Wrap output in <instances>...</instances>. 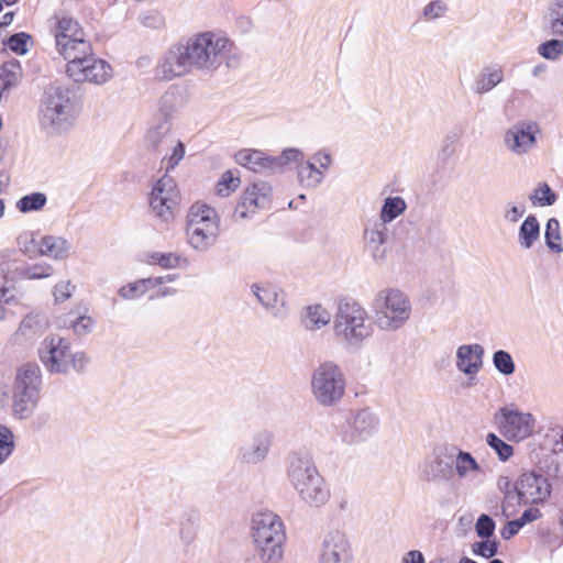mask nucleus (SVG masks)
I'll return each mask as SVG.
<instances>
[{"label":"nucleus","mask_w":563,"mask_h":563,"mask_svg":"<svg viewBox=\"0 0 563 563\" xmlns=\"http://www.w3.org/2000/svg\"><path fill=\"white\" fill-rule=\"evenodd\" d=\"M151 264H155L165 269H173L180 267L183 263H187V260L176 253H162L154 252L150 255Z\"/></svg>","instance_id":"37998d69"},{"label":"nucleus","mask_w":563,"mask_h":563,"mask_svg":"<svg viewBox=\"0 0 563 563\" xmlns=\"http://www.w3.org/2000/svg\"><path fill=\"white\" fill-rule=\"evenodd\" d=\"M49 32L55 41V49L65 60L77 53H85L90 44L78 20L59 11L48 19Z\"/></svg>","instance_id":"9d476101"},{"label":"nucleus","mask_w":563,"mask_h":563,"mask_svg":"<svg viewBox=\"0 0 563 563\" xmlns=\"http://www.w3.org/2000/svg\"><path fill=\"white\" fill-rule=\"evenodd\" d=\"M373 311L379 329L396 331L408 322L412 308L409 297L402 290L389 287L376 294Z\"/></svg>","instance_id":"1a4fd4ad"},{"label":"nucleus","mask_w":563,"mask_h":563,"mask_svg":"<svg viewBox=\"0 0 563 563\" xmlns=\"http://www.w3.org/2000/svg\"><path fill=\"white\" fill-rule=\"evenodd\" d=\"M522 504V501L518 498V493L516 490H508L505 494L504 500L501 503V514L505 518H510L517 512V506Z\"/></svg>","instance_id":"6e6d98bb"},{"label":"nucleus","mask_w":563,"mask_h":563,"mask_svg":"<svg viewBox=\"0 0 563 563\" xmlns=\"http://www.w3.org/2000/svg\"><path fill=\"white\" fill-rule=\"evenodd\" d=\"M48 320L42 313H29L20 322L18 330L12 334L13 344L32 345L47 329Z\"/></svg>","instance_id":"393cba45"},{"label":"nucleus","mask_w":563,"mask_h":563,"mask_svg":"<svg viewBox=\"0 0 563 563\" xmlns=\"http://www.w3.org/2000/svg\"><path fill=\"white\" fill-rule=\"evenodd\" d=\"M540 517H541L540 509L536 508V507H530V508L526 509L517 520L520 522V525L523 528L527 523L533 522V521L538 520Z\"/></svg>","instance_id":"69168bd1"},{"label":"nucleus","mask_w":563,"mask_h":563,"mask_svg":"<svg viewBox=\"0 0 563 563\" xmlns=\"http://www.w3.org/2000/svg\"><path fill=\"white\" fill-rule=\"evenodd\" d=\"M74 288L75 287L70 284L69 280L58 283L54 289L55 301L63 302L69 299L71 297Z\"/></svg>","instance_id":"052dcab7"},{"label":"nucleus","mask_w":563,"mask_h":563,"mask_svg":"<svg viewBox=\"0 0 563 563\" xmlns=\"http://www.w3.org/2000/svg\"><path fill=\"white\" fill-rule=\"evenodd\" d=\"M46 203V195L44 192L35 191L21 197L15 202V208L21 213H31L43 210Z\"/></svg>","instance_id":"4c0bfd02"},{"label":"nucleus","mask_w":563,"mask_h":563,"mask_svg":"<svg viewBox=\"0 0 563 563\" xmlns=\"http://www.w3.org/2000/svg\"><path fill=\"white\" fill-rule=\"evenodd\" d=\"M448 11V4L443 0H433L423 8V16L427 20H435Z\"/></svg>","instance_id":"4d7b16f0"},{"label":"nucleus","mask_w":563,"mask_h":563,"mask_svg":"<svg viewBox=\"0 0 563 563\" xmlns=\"http://www.w3.org/2000/svg\"><path fill=\"white\" fill-rule=\"evenodd\" d=\"M146 147L159 154L165 153L163 164H166V173L177 166L185 155V145L174 139L167 122H163L147 132Z\"/></svg>","instance_id":"ddd939ff"},{"label":"nucleus","mask_w":563,"mask_h":563,"mask_svg":"<svg viewBox=\"0 0 563 563\" xmlns=\"http://www.w3.org/2000/svg\"><path fill=\"white\" fill-rule=\"evenodd\" d=\"M303 152L296 147L285 148L278 156H268L258 150H241L235 155L239 165L263 174L279 173L291 162H301Z\"/></svg>","instance_id":"f8f14e48"},{"label":"nucleus","mask_w":563,"mask_h":563,"mask_svg":"<svg viewBox=\"0 0 563 563\" xmlns=\"http://www.w3.org/2000/svg\"><path fill=\"white\" fill-rule=\"evenodd\" d=\"M295 492L301 501L317 508L325 505L331 497L330 488L321 474L301 485Z\"/></svg>","instance_id":"bb28decb"},{"label":"nucleus","mask_w":563,"mask_h":563,"mask_svg":"<svg viewBox=\"0 0 563 563\" xmlns=\"http://www.w3.org/2000/svg\"><path fill=\"white\" fill-rule=\"evenodd\" d=\"M251 291L271 317L278 320L288 317L287 296L280 286L272 283L253 284Z\"/></svg>","instance_id":"412c9836"},{"label":"nucleus","mask_w":563,"mask_h":563,"mask_svg":"<svg viewBox=\"0 0 563 563\" xmlns=\"http://www.w3.org/2000/svg\"><path fill=\"white\" fill-rule=\"evenodd\" d=\"M540 238V223L534 214H529L519 227L518 244L523 250L531 249Z\"/></svg>","instance_id":"f704fd0d"},{"label":"nucleus","mask_w":563,"mask_h":563,"mask_svg":"<svg viewBox=\"0 0 563 563\" xmlns=\"http://www.w3.org/2000/svg\"><path fill=\"white\" fill-rule=\"evenodd\" d=\"M331 321L330 312L321 305H312L306 308L301 323L309 331H317L329 324Z\"/></svg>","instance_id":"72a5a7b5"},{"label":"nucleus","mask_w":563,"mask_h":563,"mask_svg":"<svg viewBox=\"0 0 563 563\" xmlns=\"http://www.w3.org/2000/svg\"><path fill=\"white\" fill-rule=\"evenodd\" d=\"M15 449L14 434L11 429L0 423V465L3 464Z\"/></svg>","instance_id":"a18cd8bd"},{"label":"nucleus","mask_w":563,"mask_h":563,"mask_svg":"<svg viewBox=\"0 0 563 563\" xmlns=\"http://www.w3.org/2000/svg\"><path fill=\"white\" fill-rule=\"evenodd\" d=\"M379 429L378 417L368 409L351 412L346 426L339 433L344 444L353 445L366 441Z\"/></svg>","instance_id":"a211bd4d"},{"label":"nucleus","mask_w":563,"mask_h":563,"mask_svg":"<svg viewBox=\"0 0 563 563\" xmlns=\"http://www.w3.org/2000/svg\"><path fill=\"white\" fill-rule=\"evenodd\" d=\"M485 350L478 344H463L456 350V368L459 372L473 377L483 367V357Z\"/></svg>","instance_id":"a878e982"},{"label":"nucleus","mask_w":563,"mask_h":563,"mask_svg":"<svg viewBox=\"0 0 563 563\" xmlns=\"http://www.w3.org/2000/svg\"><path fill=\"white\" fill-rule=\"evenodd\" d=\"M406 209V201L401 197H387L383 203L378 221L387 225V223L401 216Z\"/></svg>","instance_id":"c9c22d12"},{"label":"nucleus","mask_w":563,"mask_h":563,"mask_svg":"<svg viewBox=\"0 0 563 563\" xmlns=\"http://www.w3.org/2000/svg\"><path fill=\"white\" fill-rule=\"evenodd\" d=\"M30 43H32V36L25 32L15 33L5 41V45L18 55L26 54Z\"/></svg>","instance_id":"8fccbe9b"},{"label":"nucleus","mask_w":563,"mask_h":563,"mask_svg":"<svg viewBox=\"0 0 563 563\" xmlns=\"http://www.w3.org/2000/svg\"><path fill=\"white\" fill-rule=\"evenodd\" d=\"M141 23L148 29H159L164 21L161 14L157 12H148L141 18Z\"/></svg>","instance_id":"e2e57ef3"},{"label":"nucleus","mask_w":563,"mask_h":563,"mask_svg":"<svg viewBox=\"0 0 563 563\" xmlns=\"http://www.w3.org/2000/svg\"><path fill=\"white\" fill-rule=\"evenodd\" d=\"M526 213L523 203L507 202L503 208V219L508 223L518 222Z\"/></svg>","instance_id":"603ef678"},{"label":"nucleus","mask_w":563,"mask_h":563,"mask_svg":"<svg viewBox=\"0 0 563 563\" xmlns=\"http://www.w3.org/2000/svg\"><path fill=\"white\" fill-rule=\"evenodd\" d=\"M220 234V218L214 208L196 202L187 214L186 236L188 244L198 252L213 247Z\"/></svg>","instance_id":"6e6552de"},{"label":"nucleus","mask_w":563,"mask_h":563,"mask_svg":"<svg viewBox=\"0 0 563 563\" xmlns=\"http://www.w3.org/2000/svg\"><path fill=\"white\" fill-rule=\"evenodd\" d=\"M250 536L261 563H282L287 543L283 519L271 510L255 512L251 518Z\"/></svg>","instance_id":"f03ea898"},{"label":"nucleus","mask_w":563,"mask_h":563,"mask_svg":"<svg viewBox=\"0 0 563 563\" xmlns=\"http://www.w3.org/2000/svg\"><path fill=\"white\" fill-rule=\"evenodd\" d=\"M240 175L238 170H227L223 173L216 185V192L220 197H228L240 186Z\"/></svg>","instance_id":"58836bf2"},{"label":"nucleus","mask_w":563,"mask_h":563,"mask_svg":"<svg viewBox=\"0 0 563 563\" xmlns=\"http://www.w3.org/2000/svg\"><path fill=\"white\" fill-rule=\"evenodd\" d=\"M85 53H77L66 62V74L75 82L102 85L112 78L111 65L96 56L91 43Z\"/></svg>","instance_id":"9b49d317"},{"label":"nucleus","mask_w":563,"mask_h":563,"mask_svg":"<svg viewBox=\"0 0 563 563\" xmlns=\"http://www.w3.org/2000/svg\"><path fill=\"white\" fill-rule=\"evenodd\" d=\"M352 544L340 529L325 531L320 540L317 563H353Z\"/></svg>","instance_id":"dca6fc26"},{"label":"nucleus","mask_w":563,"mask_h":563,"mask_svg":"<svg viewBox=\"0 0 563 563\" xmlns=\"http://www.w3.org/2000/svg\"><path fill=\"white\" fill-rule=\"evenodd\" d=\"M504 77V70L500 66H486L482 68L476 75L472 86V91L478 96L488 93L500 82H503Z\"/></svg>","instance_id":"c756f323"},{"label":"nucleus","mask_w":563,"mask_h":563,"mask_svg":"<svg viewBox=\"0 0 563 563\" xmlns=\"http://www.w3.org/2000/svg\"><path fill=\"white\" fill-rule=\"evenodd\" d=\"M401 563H424V556L420 551L411 550L402 556Z\"/></svg>","instance_id":"774afa93"},{"label":"nucleus","mask_w":563,"mask_h":563,"mask_svg":"<svg viewBox=\"0 0 563 563\" xmlns=\"http://www.w3.org/2000/svg\"><path fill=\"white\" fill-rule=\"evenodd\" d=\"M495 521L488 515H481L475 523L476 534L482 539H488L494 534Z\"/></svg>","instance_id":"5fc2aeb1"},{"label":"nucleus","mask_w":563,"mask_h":563,"mask_svg":"<svg viewBox=\"0 0 563 563\" xmlns=\"http://www.w3.org/2000/svg\"><path fill=\"white\" fill-rule=\"evenodd\" d=\"M333 335L346 349H360L374 332L367 310L356 300L339 301L333 317Z\"/></svg>","instance_id":"20e7f679"},{"label":"nucleus","mask_w":563,"mask_h":563,"mask_svg":"<svg viewBox=\"0 0 563 563\" xmlns=\"http://www.w3.org/2000/svg\"><path fill=\"white\" fill-rule=\"evenodd\" d=\"M178 534H179V540L184 545H186V547L191 545L195 542L196 537H197V526L195 525L194 520H191V519L181 520Z\"/></svg>","instance_id":"3c124183"},{"label":"nucleus","mask_w":563,"mask_h":563,"mask_svg":"<svg viewBox=\"0 0 563 563\" xmlns=\"http://www.w3.org/2000/svg\"><path fill=\"white\" fill-rule=\"evenodd\" d=\"M225 62L239 65L240 53L234 42L222 31H203L173 44L157 59L154 74L172 81L194 71H214Z\"/></svg>","instance_id":"f257e3e1"},{"label":"nucleus","mask_w":563,"mask_h":563,"mask_svg":"<svg viewBox=\"0 0 563 563\" xmlns=\"http://www.w3.org/2000/svg\"><path fill=\"white\" fill-rule=\"evenodd\" d=\"M179 201V190L173 177L165 174L153 186L150 207L153 213L164 222L174 219Z\"/></svg>","instance_id":"4468645a"},{"label":"nucleus","mask_w":563,"mask_h":563,"mask_svg":"<svg viewBox=\"0 0 563 563\" xmlns=\"http://www.w3.org/2000/svg\"><path fill=\"white\" fill-rule=\"evenodd\" d=\"M388 233L387 225L378 220L369 221L365 225L364 247L376 264H383L386 260Z\"/></svg>","instance_id":"b1692460"},{"label":"nucleus","mask_w":563,"mask_h":563,"mask_svg":"<svg viewBox=\"0 0 563 563\" xmlns=\"http://www.w3.org/2000/svg\"><path fill=\"white\" fill-rule=\"evenodd\" d=\"M515 490L522 504H541L550 497L551 485L542 475L529 472L519 477Z\"/></svg>","instance_id":"5701e85b"},{"label":"nucleus","mask_w":563,"mask_h":563,"mask_svg":"<svg viewBox=\"0 0 563 563\" xmlns=\"http://www.w3.org/2000/svg\"><path fill=\"white\" fill-rule=\"evenodd\" d=\"M37 355L51 374H67L70 369L82 373L89 363L86 353H73L69 341L58 334L47 335L42 341Z\"/></svg>","instance_id":"0eeeda50"},{"label":"nucleus","mask_w":563,"mask_h":563,"mask_svg":"<svg viewBox=\"0 0 563 563\" xmlns=\"http://www.w3.org/2000/svg\"><path fill=\"white\" fill-rule=\"evenodd\" d=\"M53 274V267L46 262H38L27 264L20 271V275L26 279H42L47 278Z\"/></svg>","instance_id":"49530a36"},{"label":"nucleus","mask_w":563,"mask_h":563,"mask_svg":"<svg viewBox=\"0 0 563 563\" xmlns=\"http://www.w3.org/2000/svg\"><path fill=\"white\" fill-rule=\"evenodd\" d=\"M495 420L501 434L507 440L517 442L529 438L536 424V419L530 412H523L512 407L500 408Z\"/></svg>","instance_id":"2eb2a0df"},{"label":"nucleus","mask_w":563,"mask_h":563,"mask_svg":"<svg viewBox=\"0 0 563 563\" xmlns=\"http://www.w3.org/2000/svg\"><path fill=\"white\" fill-rule=\"evenodd\" d=\"M22 78V67L19 60L11 59L0 67V82L10 91L15 88Z\"/></svg>","instance_id":"e433bc0d"},{"label":"nucleus","mask_w":563,"mask_h":563,"mask_svg":"<svg viewBox=\"0 0 563 563\" xmlns=\"http://www.w3.org/2000/svg\"><path fill=\"white\" fill-rule=\"evenodd\" d=\"M522 526L520 522L516 520L508 521L501 529H500V536L504 540H509L512 537H515Z\"/></svg>","instance_id":"0e129e2a"},{"label":"nucleus","mask_w":563,"mask_h":563,"mask_svg":"<svg viewBox=\"0 0 563 563\" xmlns=\"http://www.w3.org/2000/svg\"><path fill=\"white\" fill-rule=\"evenodd\" d=\"M37 234L33 231L22 232L18 239L16 244L19 250L30 258H34L40 255V240L36 239Z\"/></svg>","instance_id":"ea45409f"},{"label":"nucleus","mask_w":563,"mask_h":563,"mask_svg":"<svg viewBox=\"0 0 563 563\" xmlns=\"http://www.w3.org/2000/svg\"><path fill=\"white\" fill-rule=\"evenodd\" d=\"M486 443L503 462L508 461L514 455V448L495 433L486 435Z\"/></svg>","instance_id":"de8ad7c7"},{"label":"nucleus","mask_w":563,"mask_h":563,"mask_svg":"<svg viewBox=\"0 0 563 563\" xmlns=\"http://www.w3.org/2000/svg\"><path fill=\"white\" fill-rule=\"evenodd\" d=\"M454 471L460 479L472 481L483 473L475 457L466 451L457 450L453 460Z\"/></svg>","instance_id":"2f4dec72"},{"label":"nucleus","mask_w":563,"mask_h":563,"mask_svg":"<svg viewBox=\"0 0 563 563\" xmlns=\"http://www.w3.org/2000/svg\"><path fill=\"white\" fill-rule=\"evenodd\" d=\"M145 294L140 279L129 283L119 289V296L125 300L139 299Z\"/></svg>","instance_id":"13d9d810"},{"label":"nucleus","mask_w":563,"mask_h":563,"mask_svg":"<svg viewBox=\"0 0 563 563\" xmlns=\"http://www.w3.org/2000/svg\"><path fill=\"white\" fill-rule=\"evenodd\" d=\"M542 30L554 37H563V0H552L542 16Z\"/></svg>","instance_id":"7c9ffc66"},{"label":"nucleus","mask_w":563,"mask_h":563,"mask_svg":"<svg viewBox=\"0 0 563 563\" xmlns=\"http://www.w3.org/2000/svg\"><path fill=\"white\" fill-rule=\"evenodd\" d=\"M455 151H456V145H454L453 143H451L446 140H443L441 143V147L439 150V155L443 159H449L450 157H452L455 154Z\"/></svg>","instance_id":"338daca9"},{"label":"nucleus","mask_w":563,"mask_h":563,"mask_svg":"<svg viewBox=\"0 0 563 563\" xmlns=\"http://www.w3.org/2000/svg\"><path fill=\"white\" fill-rule=\"evenodd\" d=\"M297 164L298 180L305 188H317L319 187L325 174L317 168L314 163L311 161L305 162V157L301 162H295Z\"/></svg>","instance_id":"473e14b6"},{"label":"nucleus","mask_w":563,"mask_h":563,"mask_svg":"<svg viewBox=\"0 0 563 563\" xmlns=\"http://www.w3.org/2000/svg\"><path fill=\"white\" fill-rule=\"evenodd\" d=\"M492 361L496 371L501 375L510 376L516 371V364L512 356L505 350L494 352Z\"/></svg>","instance_id":"c03bdc74"},{"label":"nucleus","mask_w":563,"mask_h":563,"mask_svg":"<svg viewBox=\"0 0 563 563\" xmlns=\"http://www.w3.org/2000/svg\"><path fill=\"white\" fill-rule=\"evenodd\" d=\"M77 117L76 97L66 86L47 87L40 100L38 124L48 134L69 130Z\"/></svg>","instance_id":"7ed1b4c3"},{"label":"nucleus","mask_w":563,"mask_h":563,"mask_svg":"<svg viewBox=\"0 0 563 563\" xmlns=\"http://www.w3.org/2000/svg\"><path fill=\"white\" fill-rule=\"evenodd\" d=\"M58 329H71L76 335H86L90 333L95 325V320L84 312L71 310L68 313L58 316L55 320Z\"/></svg>","instance_id":"c85d7f7f"},{"label":"nucleus","mask_w":563,"mask_h":563,"mask_svg":"<svg viewBox=\"0 0 563 563\" xmlns=\"http://www.w3.org/2000/svg\"><path fill=\"white\" fill-rule=\"evenodd\" d=\"M346 377L342 367L332 360L318 363L310 374V393L324 408L338 406L345 396Z\"/></svg>","instance_id":"423d86ee"},{"label":"nucleus","mask_w":563,"mask_h":563,"mask_svg":"<svg viewBox=\"0 0 563 563\" xmlns=\"http://www.w3.org/2000/svg\"><path fill=\"white\" fill-rule=\"evenodd\" d=\"M71 243L60 235L45 234L40 239V255L55 261H65L69 257Z\"/></svg>","instance_id":"cd10ccee"},{"label":"nucleus","mask_w":563,"mask_h":563,"mask_svg":"<svg viewBox=\"0 0 563 563\" xmlns=\"http://www.w3.org/2000/svg\"><path fill=\"white\" fill-rule=\"evenodd\" d=\"M498 552V543L496 541H479L472 544V553L476 556L490 559Z\"/></svg>","instance_id":"864d4df0"},{"label":"nucleus","mask_w":563,"mask_h":563,"mask_svg":"<svg viewBox=\"0 0 563 563\" xmlns=\"http://www.w3.org/2000/svg\"><path fill=\"white\" fill-rule=\"evenodd\" d=\"M13 298L11 289L9 287V280L7 278V271L4 267H0V300L9 302Z\"/></svg>","instance_id":"680f3d73"},{"label":"nucleus","mask_w":563,"mask_h":563,"mask_svg":"<svg viewBox=\"0 0 563 563\" xmlns=\"http://www.w3.org/2000/svg\"><path fill=\"white\" fill-rule=\"evenodd\" d=\"M42 390V371L36 363H25L16 368L11 389V412L15 419L32 417Z\"/></svg>","instance_id":"39448f33"},{"label":"nucleus","mask_w":563,"mask_h":563,"mask_svg":"<svg viewBox=\"0 0 563 563\" xmlns=\"http://www.w3.org/2000/svg\"><path fill=\"white\" fill-rule=\"evenodd\" d=\"M274 444V433L268 429L254 432L249 443L238 450V460L245 465H258L269 455Z\"/></svg>","instance_id":"4be33fe9"},{"label":"nucleus","mask_w":563,"mask_h":563,"mask_svg":"<svg viewBox=\"0 0 563 563\" xmlns=\"http://www.w3.org/2000/svg\"><path fill=\"white\" fill-rule=\"evenodd\" d=\"M272 194L273 189L267 183H254L241 196L234 210V218L251 219L258 210L268 209L272 203Z\"/></svg>","instance_id":"aec40b11"},{"label":"nucleus","mask_w":563,"mask_h":563,"mask_svg":"<svg viewBox=\"0 0 563 563\" xmlns=\"http://www.w3.org/2000/svg\"><path fill=\"white\" fill-rule=\"evenodd\" d=\"M311 159L317 168H320L324 174L332 164V156L327 150H319L312 155Z\"/></svg>","instance_id":"bf43d9fd"},{"label":"nucleus","mask_w":563,"mask_h":563,"mask_svg":"<svg viewBox=\"0 0 563 563\" xmlns=\"http://www.w3.org/2000/svg\"><path fill=\"white\" fill-rule=\"evenodd\" d=\"M539 124L532 120H519L510 125L504 134V144L511 153L523 155L537 144Z\"/></svg>","instance_id":"6ab92c4d"},{"label":"nucleus","mask_w":563,"mask_h":563,"mask_svg":"<svg viewBox=\"0 0 563 563\" xmlns=\"http://www.w3.org/2000/svg\"><path fill=\"white\" fill-rule=\"evenodd\" d=\"M538 53L544 59L558 60L563 55V37H554L541 43Z\"/></svg>","instance_id":"79ce46f5"},{"label":"nucleus","mask_w":563,"mask_h":563,"mask_svg":"<svg viewBox=\"0 0 563 563\" xmlns=\"http://www.w3.org/2000/svg\"><path fill=\"white\" fill-rule=\"evenodd\" d=\"M320 474L309 451L296 449L287 453L285 457V477L294 490Z\"/></svg>","instance_id":"f3484780"},{"label":"nucleus","mask_w":563,"mask_h":563,"mask_svg":"<svg viewBox=\"0 0 563 563\" xmlns=\"http://www.w3.org/2000/svg\"><path fill=\"white\" fill-rule=\"evenodd\" d=\"M529 198L533 205H538L540 207L552 206L556 201L555 192L547 183L540 184Z\"/></svg>","instance_id":"09e8293b"},{"label":"nucleus","mask_w":563,"mask_h":563,"mask_svg":"<svg viewBox=\"0 0 563 563\" xmlns=\"http://www.w3.org/2000/svg\"><path fill=\"white\" fill-rule=\"evenodd\" d=\"M544 239L547 246L555 252H563V247L561 244V232H560V222L555 218H550L547 222Z\"/></svg>","instance_id":"a19ab883"}]
</instances>
